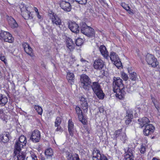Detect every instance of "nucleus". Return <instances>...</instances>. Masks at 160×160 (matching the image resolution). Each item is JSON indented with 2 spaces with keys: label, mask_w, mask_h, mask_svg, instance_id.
<instances>
[{
  "label": "nucleus",
  "mask_w": 160,
  "mask_h": 160,
  "mask_svg": "<svg viewBox=\"0 0 160 160\" xmlns=\"http://www.w3.org/2000/svg\"><path fill=\"white\" fill-rule=\"evenodd\" d=\"M80 85L85 90L88 91L91 89L92 83L90 78L85 74H82L80 76Z\"/></svg>",
  "instance_id": "obj_1"
},
{
  "label": "nucleus",
  "mask_w": 160,
  "mask_h": 160,
  "mask_svg": "<svg viewBox=\"0 0 160 160\" xmlns=\"http://www.w3.org/2000/svg\"><path fill=\"white\" fill-rule=\"evenodd\" d=\"M91 88L96 94L97 96L100 99H102L104 98V93L102 90L98 82H95L91 84Z\"/></svg>",
  "instance_id": "obj_2"
},
{
  "label": "nucleus",
  "mask_w": 160,
  "mask_h": 160,
  "mask_svg": "<svg viewBox=\"0 0 160 160\" xmlns=\"http://www.w3.org/2000/svg\"><path fill=\"white\" fill-rule=\"evenodd\" d=\"M81 32L90 38L94 37L95 33L94 29L87 26L85 23L81 28Z\"/></svg>",
  "instance_id": "obj_3"
},
{
  "label": "nucleus",
  "mask_w": 160,
  "mask_h": 160,
  "mask_svg": "<svg viewBox=\"0 0 160 160\" xmlns=\"http://www.w3.org/2000/svg\"><path fill=\"white\" fill-rule=\"evenodd\" d=\"M0 38L5 42L9 43H12L14 41V38L12 35L9 32L4 31H1L0 32Z\"/></svg>",
  "instance_id": "obj_4"
},
{
  "label": "nucleus",
  "mask_w": 160,
  "mask_h": 160,
  "mask_svg": "<svg viewBox=\"0 0 160 160\" xmlns=\"http://www.w3.org/2000/svg\"><path fill=\"white\" fill-rule=\"evenodd\" d=\"M122 80L119 77H114L113 81V90H117L119 88L123 89V87Z\"/></svg>",
  "instance_id": "obj_5"
},
{
  "label": "nucleus",
  "mask_w": 160,
  "mask_h": 160,
  "mask_svg": "<svg viewBox=\"0 0 160 160\" xmlns=\"http://www.w3.org/2000/svg\"><path fill=\"white\" fill-rule=\"evenodd\" d=\"M93 160H108L107 157L103 154L100 153V151L96 148L92 152Z\"/></svg>",
  "instance_id": "obj_6"
},
{
  "label": "nucleus",
  "mask_w": 160,
  "mask_h": 160,
  "mask_svg": "<svg viewBox=\"0 0 160 160\" xmlns=\"http://www.w3.org/2000/svg\"><path fill=\"white\" fill-rule=\"evenodd\" d=\"M146 61L152 67H155L158 64L156 58L151 54H147L146 57Z\"/></svg>",
  "instance_id": "obj_7"
},
{
  "label": "nucleus",
  "mask_w": 160,
  "mask_h": 160,
  "mask_svg": "<svg viewBox=\"0 0 160 160\" xmlns=\"http://www.w3.org/2000/svg\"><path fill=\"white\" fill-rule=\"evenodd\" d=\"M48 16L52 20V24L58 26L60 28L62 24L61 20L58 16L54 13H49Z\"/></svg>",
  "instance_id": "obj_8"
},
{
  "label": "nucleus",
  "mask_w": 160,
  "mask_h": 160,
  "mask_svg": "<svg viewBox=\"0 0 160 160\" xmlns=\"http://www.w3.org/2000/svg\"><path fill=\"white\" fill-rule=\"evenodd\" d=\"M29 8L28 7H26L23 6L21 8V14L25 19H31L33 18L32 15H31L30 12H29L30 10Z\"/></svg>",
  "instance_id": "obj_9"
},
{
  "label": "nucleus",
  "mask_w": 160,
  "mask_h": 160,
  "mask_svg": "<svg viewBox=\"0 0 160 160\" xmlns=\"http://www.w3.org/2000/svg\"><path fill=\"white\" fill-rule=\"evenodd\" d=\"M40 138V132L38 130L36 129L32 132L30 139L33 142H38Z\"/></svg>",
  "instance_id": "obj_10"
},
{
  "label": "nucleus",
  "mask_w": 160,
  "mask_h": 160,
  "mask_svg": "<svg viewBox=\"0 0 160 160\" xmlns=\"http://www.w3.org/2000/svg\"><path fill=\"white\" fill-rule=\"evenodd\" d=\"M104 65V62L102 60L98 59L94 61L93 66L94 69L97 70H100L103 68Z\"/></svg>",
  "instance_id": "obj_11"
},
{
  "label": "nucleus",
  "mask_w": 160,
  "mask_h": 160,
  "mask_svg": "<svg viewBox=\"0 0 160 160\" xmlns=\"http://www.w3.org/2000/svg\"><path fill=\"white\" fill-rule=\"evenodd\" d=\"M155 129L154 127L151 124H148L145 125V128L143 133L146 136H148L153 133Z\"/></svg>",
  "instance_id": "obj_12"
},
{
  "label": "nucleus",
  "mask_w": 160,
  "mask_h": 160,
  "mask_svg": "<svg viewBox=\"0 0 160 160\" xmlns=\"http://www.w3.org/2000/svg\"><path fill=\"white\" fill-rule=\"evenodd\" d=\"M60 6L61 8L65 12H69L71 10V6L68 2L62 1L61 2Z\"/></svg>",
  "instance_id": "obj_13"
},
{
  "label": "nucleus",
  "mask_w": 160,
  "mask_h": 160,
  "mask_svg": "<svg viewBox=\"0 0 160 160\" xmlns=\"http://www.w3.org/2000/svg\"><path fill=\"white\" fill-rule=\"evenodd\" d=\"M117 90H113L114 93H116V96L117 98H118L119 99H122L124 97V95L125 94L124 90L125 88H123V89L119 88Z\"/></svg>",
  "instance_id": "obj_14"
},
{
  "label": "nucleus",
  "mask_w": 160,
  "mask_h": 160,
  "mask_svg": "<svg viewBox=\"0 0 160 160\" xmlns=\"http://www.w3.org/2000/svg\"><path fill=\"white\" fill-rule=\"evenodd\" d=\"M68 27L70 30L73 32L78 33L79 31V26L75 22H71L69 23Z\"/></svg>",
  "instance_id": "obj_15"
},
{
  "label": "nucleus",
  "mask_w": 160,
  "mask_h": 160,
  "mask_svg": "<svg viewBox=\"0 0 160 160\" xmlns=\"http://www.w3.org/2000/svg\"><path fill=\"white\" fill-rule=\"evenodd\" d=\"M10 138V136L8 132H5L0 136L1 141L3 143L8 142Z\"/></svg>",
  "instance_id": "obj_16"
},
{
  "label": "nucleus",
  "mask_w": 160,
  "mask_h": 160,
  "mask_svg": "<svg viewBox=\"0 0 160 160\" xmlns=\"http://www.w3.org/2000/svg\"><path fill=\"white\" fill-rule=\"evenodd\" d=\"M76 112L78 116L79 119L83 124L85 123V119L83 118L82 111L78 107H76L75 108Z\"/></svg>",
  "instance_id": "obj_17"
},
{
  "label": "nucleus",
  "mask_w": 160,
  "mask_h": 160,
  "mask_svg": "<svg viewBox=\"0 0 160 160\" xmlns=\"http://www.w3.org/2000/svg\"><path fill=\"white\" fill-rule=\"evenodd\" d=\"M110 58L111 60L112 61H113L115 62L116 64H117L116 62H117V63L118 64L119 66L121 65V62H120L118 57L116 55V53L113 52H111L110 55Z\"/></svg>",
  "instance_id": "obj_18"
},
{
  "label": "nucleus",
  "mask_w": 160,
  "mask_h": 160,
  "mask_svg": "<svg viewBox=\"0 0 160 160\" xmlns=\"http://www.w3.org/2000/svg\"><path fill=\"white\" fill-rule=\"evenodd\" d=\"M22 46L26 52L31 57L32 56V49L29 44L26 43H24L22 44Z\"/></svg>",
  "instance_id": "obj_19"
},
{
  "label": "nucleus",
  "mask_w": 160,
  "mask_h": 160,
  "mask_svg": "<svg viewBox=\"0 0 160 160\" xmlns=\"http://www.w3.org/2000/svg\"><path fill=\"white\" fill-rule=\"evenodd\" d=\"M80 103L83 110L87 111L88 108V105L87 99L83 97H82L80 99Z\"/></svg>",
  "instance_id": "obj_20"
},
{
  "label": "nucleus",
  "mask_w": 160,
  "mask_h": 160,
  "mask_svg": "<svg viewBox=\"0 0 160 160\" xmlns=\"http://www.w3.org/2000/svg\"><path fill=\"white\" fill-rule=\"evenodd\" d=\"M134 151L131 148H129L128 150V153L126 154L125 156V159H130L132 160H134L133 154Z\"/></svg>",
  "instance_id": "obj_21"
},
{
  "label": "nucleus",
  "mask_w": 160,
  "mask_h": 160,
  "mask_svg": "<svg viewBox=\"0 0 160 160\" xmlns=\"http://www.w3.org/2000/svg\"><path fill=\"white\" fill-rule=\"evenodd\" d=\"M67 46L70 51H72L74 48V44L71 39L68 38L67 40Z\"/></svg>",
  "instance_id": "obj_22"
},
{
  "label": "nucleus",
  "mask_w": 160,
  "mask_h": 160,
  "mask_svg": "<svg viewBox=\"0 0 160 160\" xmlns=\"http://www.w3.org/2000/svg\"><path fill=\"white\" fill-rule=\"evenodd\" d=\"M9 24L12 28H17L18 26V24L15 19L11 17H10L8 18Z\"/></svg>",
  "instance_id": "obj_23"
},
{
  "label": "nucleus",
  "mask_w": 160,
  "mask_h": 160,
  "mask_svg": "<svg viewBox=\"0 0 160 160\" xmlns=\"http://www.w3.org/2000/svg\"><path fill=\"white\" fill-rule=\"evenodd\" d=\"M24 146H22L20 143H19L16 142L15 145V149L14 150V154L15 155L17 154L18 152H21V148H22Z\"/></svg>",
  "instance_id": "obj_24"
},
{
  "label": "nucleus",
  "mask_w": 160,
  "mask_h": 160,
  "mask_svg": "<svg viewBox=\"0 0 160 160\" xmlns=\"http://www.w3.org/2000/svg\"><path fill=\"white\" fill-rule=\"evenodd\" d=\"M99 50L105 58H107L108 56V52L106 47L104 45H101L99 47Z\"/></svg>",
  "instance_id": "obj_25"
},
{
  "label": "nucleus",
  "mask_w": 160,
  "mask_h": 160,
  "mask_svg": "<svg viewBox=\"0 0 160 160\" xmlns=\"http://www.w3.org/2000/svg\"><path fill=\"white\" fill-rule=\"evenodd\" d=\"M138 121L140 122L139 124L141 128H142L146 124L148 123L150 121L146 117H144L141 119H138Z\"/></svg>",
  "instance_id": "obj_26"
},
{
  "label": "nucleus",
  "mask_w": 160,
  "mask_h": 160,
  "mask_svg": "<svg viewBox=\"0 0 160 160\" xmlns=\"http://www.w3.org/2000/svg\"><path fill=\"white\" fill-rule=\"evenodd\" d=\"M67 78L69 82L72 84L73 83L74 79V76L73 73L68 72L67 73Z\"/></svg>",
  "instance_id": "obj_27"
},
{
  "label": "nucleus",
  "mask_w": 160,
  "mask_h": 160,
  "mask_svg": "<svg viewBox=\"0 0 160 160\" xmlns=\"http://www.w3.org/2000/svg\"><path fill=\"white\" fill-rule=\"evenodd\" d=\"M8 102L7 98L2 94H0V105L2 106H4Z\"/></svg>",
  "instance_id": "obj_28"
},
{
  "label": "nucleus",
  "mask_w": 160,
  "mask_h": 160,
  "mask_svg": "<svg viewBox=\"0 0 160 160\" xmlns=\"http://www.w3.org/2000/svg\"><path fill=\"white\" fill-rule=\"evenodd\" d=\"M73 123L71 121L69 120L68 121V130L70 135L71 136H72L73 135Z\"/></svg>",
  "instance_id": "obj_29"
},
{
  "label": "nucleus",
  "mask_w": 160,
  "mask_h": 160,
  "mask_svg": "<svg viewBox=\"0 0 160 160\" xmlns=\"http://www.w3.org/2000/svg\"><path fill=\"white\" fill-rule=\"evenodd\" d=\"M18 160H25V152H18L17 154L14 156H16Z\"/></svg>",
  "instance_id": "obj_30"
},
{
  "label": "nucleus",
  "mask_w": 160,
  "mask_h": 160,
  "mask_svg": "<svg viewBox=\"0 0 160 160\" xmlns=\"http://www.w3.org/2000/svg\"><path fill=\"white\" fill-rule=\"evenodd\" d=\"M17 142L20 143L22 146H25L27 143L26 137L23 135L21 136L20 137L19 140Z\"/></svg>",
  "instance_id": "obj_31"
},
{
  "label": "nucleus",
  "mask_w": 160,
  "mask_h": 160,
  "mask_svg": "<svg viewBox=\"0 0 160 160\" xmlns=\"http://www.w3.org/2000/svg\"><path fill=\"white\" fill-rule=\"evenodd\" d=\"M129 77L132 80L135 81L137 77V74L134 72H129Z\"/></svg>",
  "instance_id": "obj_32"
},
{
  "label": "nucleus",
  "mask_w": 160,
  "mask_h": 160,
  "mask_svg": "<svg viewBox=\"0 0 160 160\" xmlns=\"http://www.w3.org/2000/svg\"><path fill=\"white\" fill-rule=\"evenodd\" d=\"M66 157L68 160H74L73 155L70 152H65Z\"/></svg>",
  "instance_id": "obj_33"
},
{
  "label": "nucleus",
  "mask_w": 160,
  "mask_h": 160,
  "mask_svg": "<svg viewBox=\"0 0 160 160\" xmlns=\"http://www.w3.org/2000/svg\"><path fill=\"white\" fill-rule=\"evenodd\" d=\"M46 155L51 156L53 154V151L51 148H49L46 149L45 152Z\"/></svg>",
  "instance_id": "obj_34"
},
{
  "label": "nucleus",
  "mask_w": 160,
  "mask_h": 160,
  "mask_svg": "<svg viewBox=\"0 0 160 160\" xmlns=\"http://www.w3.org/2000/svg\"><path fill=\"white\" fill-rule=\"evenodd\" d=\"M84 40L83 39L78 38L76 40V44L77 46H80L82 45L83 42Z\"/></svg>",
  "instance_id": "obj_35"
},
{
  "label": "nucleus",
  "mask_w": 160,
  "mask_h": 160,
  "mask_svg": "<svg viewBox=\"0 0 160 160\" xmlns=\"http://www.w3.org/2000/svg\"><path fill=\"white\" fill-rule=\"evenodd\" d=\"M34 108L37 111L38 114L40 115H41L42 112V109L41 107L38 105H35Z\"/></svg>",
  "instance_id": "obj_36"
},
{
  "label": "nucleus",
  "mask_w": 160,
  "mask_h": 160,
  "mask_svg": "<svg viewBox=\"0 0 160 160\" xmlns=\"http://www.w3.org/2000/svg\"><path fill=\"white\" fill-rule=\"evenodd\" d=\"M61 122V118L59 117H58L56 120V122H55V126L56 127H58L59 126Z\"/></svg>",
  "instance_id": "obj_37"
},
{
  "label": "nucleus",
  "mask_w": 160,
  "mask_h": 160,
  "mask_svg": "<svg viewBox=\"0 0 160 160\" xmlns=\"http://www.w3.org/2000/svg\"><path fill=\"white\" fill-rule=\"evenodd\" d=\"M133 116L132 115V111L129 110L127 111V115L126 117V118H132Z\"/></svg>",
  "instance_id": "obj_38"
},
{
  "label": "nucleus",
  "mask_w": 160,
  "mask_h": 160,
  "mask_svg": "<svg viewBox=\"0 0 160 160\" xmlns=\"http://www.w3.org/2000/svg\"><path fill=\"white\" fill-rule=\"evenodd\" d=\"M0 60L3 62L5 64L7 63V60L6 59L5 56L2 54L1 55Z\"/></svg>",
  "instance_id": "obj_39"
},
{
  "label": "nucleus",
  "mask_w": 160,
  "mask_h": 160,
  "mask_svg": "<svg viewBox=\"0 0 160 160\" xmlns=\"http://www.w3.org/2000/svg\"><path fill=\"white\" fill-rule=\"evenodd\" d=\"M121 76L122 78L124 80L126 81L128 79V75L124 72H122Z\"/></svg>",
  "instance_id": "obj_40"
},
{
  "label": "nucleus",
  "mask_w": 160,
  "mask_h": 160,
  "mask_svg": "<svg viewBox=\"0 0 160 160\" xmlns=\"http://www.w3.org/2000/svg\"><path fill=\"white\" fill-rule=\"evenodd\" d=\"M121 134L122 137L120 138V139L122 141H123L124 143H125L127 138L126 135L124 133H122Z\"/></svg>",
  "instance_id": "obj_41"
},
{
  "label": "nucleus",
  "mask_w": 160,
  "mask_h": 160,
  "mask_svg": "<svg viewBox=\"0 0 160 160\" xmlns=\"http://www.w3.org/2000/svg\"><path fill=\"white\" fill-rule=\"evenodd\" d=\"M126 91L128 93H130L133 90V88L132 87L129 86L127 87L126 89Z\"/></svg>",
  "instance_id": "obj_42"
},
{
  "label": "nucleus",
  "mask_w": 160,
  "mask_h": 160,
  "mask_svg": "<svg viewBox=\"0 0 160 160\" xmlns=\"http://www.w3.org/2000/svg\"><path fill=\"white\" fill-rule=\"evenodd\" d=\"M140 149V152L142 153L143 154L145 152L146 148L144 146L142 145Z\"/></svg>",
  "instance_id": "obj_43"
},
{
  "label": "nucleus",
  "mask_w": 160,
  "mask_h": 160,
  "mask_svg": "<svg viewBox=\"0 0 160 160\" xmlns=\"http://www.w3.org/2000/svg\"><path fill=\"white\" fill-rule=\"evenodd\" d=\"M78 1H79V2H78V3L81 4L85 5L87 3L86 0H79Z\"/></svg>",
  "instance_id": "obj_44"
},
{
  "label": "nucleus",
  "mask_w": 160,
  "mask_h": 160,
  "mask_svg": "<svg viewBox=\"0 0 160 160\" xmlns=\"http://www.w3.org/2000/svg\"><path fill=\"white\" fill-rule=\"evenodd\" d=\"M125 9L128 11L129 13L132 12V10L130 9L129 6H128L127 7H126V8H125Z\"/></svg>",
  "instance_id": "obj_45"
},
{
  "label": "nucleus",
  "mask_w": 160,
  "mask_h": 160,
  "mask_svg": "<svg viewBox=\"0 0 160 160\" xmlns=\"http://www.w3.org/2000/svg\"><path fill=\"white\" fill-rule=\"evenodd\" d=\"M121 132V130L119 129L118 130L114 132V135L117 137L118 135Z\"/></svg>",
  "instance_id": "obj_46"
},
{
  "label": "nucleus",
  "mask_w": 160,
  "mask_h": 160,
  "mask_svg": "<svg viewBox=\"0 0 160 160\" xmlns=\"http://www.w3.org/2000/svg\"><path fill=\"white\" fill-rule=\"evenodd\" d=\"M74 160H80L79 156L77 154H75L73 155Z\"/></svg>",
  "instance_id": "obj_47"
},
{
  "label": "nucleus",
  "mask_w": 160,
  "mask_h": 160,
  "mask_svg": "<svg viewBox=\"0 0 160 160\" xmlns=\"http://www.w3.org/2000/svg\"><path fill=\"white\" fill-rule=\"evenodd\" d=\"M126 119H127V120H125L126 124H129L131 121V119H132V118H127Z\"/></svg>",
  "instance_id": "obj_48"
},
{
  "label": "nucleus",
  "mask_w": 160,
  "mask_h": 160,
  "mask_svg": "<svg viewBox=\"0 0 160 160\" xmlns=\"http://www.w3.org/2000/svg\"><path fill=\"white\" fill-rule=\"evenodd\" d=\"M56 131H60V132H61L62 131V129L61 128V127L58 126V128L56 129Z\"/></svg>",
  "instance_id": "obj_49"
},
{
  "label": "nucleus",
  "mask_w": 160,
  "mask_h": 160,
  "mask_svg": "<svg viewBox=\"0 0 160 160\" xmlns=\"http://www.w3.org/2000/svg\"><path fill=\"white\" fill-rule=\"evenodd\" d=\"M36 14L38 19H41L42 18V16L40 15L39 12Z\"/></svg>",
  "instance_id": "obj_50"
},
{
  "label": "nucleus",
  "mask_w": 160,
  "mask_h": 160,
  "mask_svg": "<svg viewBox=\"0 0 160 160\" xmlns=\"http://www.w3.org/2000/svg\"><path fill=\"white\" fill-rule=\"evenodd\" d=\"M32 158L33 160H37V157L35 155L32 156Z\"/></svg>",
  "instance_id": "obj_51"
},
{
  "label": "nucleus",
  "mask_w": 160,
  "mask_h": 160,
  "mask_svg": "<svg viewBox=\"0 0 160 160\" xmlns=\"http://www.w3.org/2000/svg\"><path fill=\"white\" fill-rule=\"evenodd\" d=\"M99 111L100 113H103L104 111V109L102 107H100L99 108Z\"/></svg>",
  "instance_id": "obj_52"
},
{
  "label": "nucleus",
  "mask_w": 160,
  "mask_h": 160,
  "mask_svg": "<svg viewBox=\"0 0 160 160\" xmlns=\"http://www.w3.org/2000/svg\"><path fill=\"white\" fill-rule=\"evenodd\" d=\"M34 10H35V12H36V14L39 12H38V9L36 8H35V7L34 8Z\"/></svg>",
  "instance_id": "obj_53"
},
{
  "label": "nucleus",
  "mask_w": 160,
  "mask_h": 160,
  "mask_svg": "<svg viewBox=\"0 0 160 160\" xmlns=\"http://www.w3.org/2000/svg\"><path fill=\"white\" fill-rule=\"evenodd\" d=\"M127 5H125V4H124V5H122V7H123V8L125 9V8H126V7H127Z\"/></svg>",
  "instance_id": "obj_54"
},
{
  "label": "nucleus",
  "mask_w": 160,
  "mask_h": 160,
  "mask_svg": "<svg viewBox=\"0 0 160 160\" xmlns=\"http://www.w3.org/2000/svg\"><path fill=\"white\" fill-rule=\"evenodd\" d=\"M152 102H153V104H154V105H155V107L156 108V103H155V100H152Z\"/></svg>",
  "instance_id": "obj_55"
},
{
  "label": "nucleus",
  "mask_w": 160,
  "mask_h": 160,
  "mask_svg": "<svg viewBox=\"0 0 160 160\" xmlns=\"http://www.w3.org/2000/svg\"><path fill=\"white\" fill-rule=\"evenodd\" d=\"M3 112V111L2 109H0V114L2 113Z\"/></svg>",
  "instance_id": "obj_56"
},
{
  "label": "nucleus",
  "mask_w": 160,
  "mask_h": 160,
  "mask_svg": "<svg viewBox=\"0 0 160 160\" xmlns=\"http://www.w3.org/2000/svg\"><path fill=\"white\" fill-rule=\"evenodd\" d=\"M152 160H160L156 158H152Z\"/></svg>",
  "instance_id": "obj_57"
},
{
  "label": "nucleus",
  "mask_w": 160,
  "mask_h": 160,
  "mask_svg": "<svg viewBox=\"0 0 160 160\" xmlns=\"http://www.w3.org/2000/svg\"><path fill=\"white\" fill-rule=\"evenodd\" d=\"M81 62H84V61H85L84 59H83V58H81Z\"/></svg>",
  "instance_id": "obj_58"
},
{
  "label": "nucleus",
  "mask_w": 160,
  "mask_h": 160,
  "mask_svg": "<svg viewBox=\"0 0 160 160\" xmlns=\"http://www.w3.org/2000/svg\"><path fill=\"white\" fill-rule=\"evenodd\" d=\"M78 0H75V1L78 3V2H79V1Z\"/></svg>",
  "instance_id": "obj_59"
},
{
  "label": "nucleus",
  "mask_w": 160,
  "mask_h": 160,
  "mask_svg": "<svg viewBox=\"0 0 160 160\" xmlns=\"http://www.w3.org/2000/svg\"><path fill=\"white\" fill-rule=\"evenodd\" d=\"M138 160H143L142 159L140 158L138 159Z\"/></svg>",
  "instance_id": "obj_60"
},
{
  "label": "nucleus",
  "mask_w": 160,
  "mask_h": 160,
  "mask_svg": "<svg viewBox=\"0 0 160 160\" xmlns=\"http://www.w3.org/2000/svg\"><path fill=\"white\" fill-rule=\"evenodd\" d=\"M126 160H132L131 159H126Z\"/></svg>",
  "instance_id": "obj_61"
}]
</instances>
